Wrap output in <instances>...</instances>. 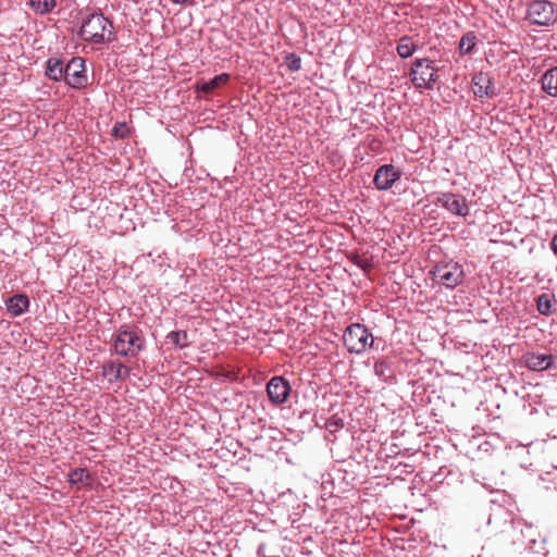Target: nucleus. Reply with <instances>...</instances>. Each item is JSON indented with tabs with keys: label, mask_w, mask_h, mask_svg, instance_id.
<instances>
[{
	"label": "nucleus",
	"mask_w": 557,
	"mask_h": 557,
	"mask_svg": "<svg viewBox=\"0 0 557 557\" xmlns=\"http://www.w3.org/2000/svg\"><path fill=\"white\" fill-rule=\"evenodd\" d=\"M473 92L476 97L493 98L496 96L495 87L491 78L484 73H478L472 78Z\"/></svg>",
	"instance_id": "f8f14e48"
},
{
	"label": "nucleus",
	"mask_w": 557,
	"mask_h": 557,
	"mask_svg": "<svg viewBox=\"0 0 557 557\" xmlns=\"http://www.w3.org/2000/svg\"><path fill=\"white\" fill-rule=\"evenodd\" d=\"M145 348V338L137 325L123 324L113 335L111 352L125 358H135Z\"/></svg>",
	"instance_id": "f257e3e1"
},
{
	"label": "nucleus",
	"mask_w": 557,
	"mask_h": 557,
	"mask_svg": "<svg viewBox=\"0 0 557 557\" xmlns=\"http://www.w3.org/2000/svg\"><path fill=\"white\" fill-rule=\"evenodd\" d=\"M5 306L9 313L18 317L28 310L29 299L24 294H16L5 301Z\"/></svg>",
	"instance_id": "ddd939ff"
},
{
	"label": "nucleus",
	"mask_w": 557,
	"mask_h": 557,
	"mask_svg": "<svg viewBox=\"0 0 557 557\" xmlns=\"http://www.w3.org/2000/svg\"><path fill=\"white\" fill-rule=\"evenodd\" d=\"M400 176L401 172L393 164H384L375 171L373 183L379 190H387Z\"/></svg>",
	"instance_id": "9d476101"
},
{
	"label": "nucleus",
	"mask_w": 557,
	"mask_h": 557,
	"mask_svg": "<svg viewBox=\"0 0 557 557\" xmlns=\"http://www.w3.org/2000/svg\"><path fill=\"white\" fill-rule=\"evenodd\" d=\"M166 338L176 347L185 348L189 345L188 334L186 331H172Z\"/></svg>",
	"instance_id": "412c9836"
},
{
	"label": "nucleus",
	"mask_w": 557,
	"mask_h": 557,
	"mask_svg": "<svg viewBox=\"0 0 557 557\" xmlns=\"http://www.w3.org/2000/svg\"><path fill=\"white\" fill-rule=\"evenodd\" d=\"M437 72L438 69L432 60L428 58L416 59L410 71L411 82L416 88L433 89L438 78Z\"/></svg>",
	"instance_id": "7ed1b4c3"
},
{
	"label": "nucleus",
	"mask_w": 557,
	"mask_h": 557,
	"mask_svg": "<svg viewBox=\"0 0 557 557\" xmlns=\"http://www.w3.org/2000/svg\"><path fill=\"white\" fill-rule=\"evenodd\" d=\"M287 67L292 72L299 71L301 67V59L296 53H289L286 57Z\"/></svg>",
	"instance_id": "393cba45"
},
{
	"label": "nucleus",
	"mask_w": 557,
	"mask_h": 557,
	"mask_svg": "<svg viewBox=\"0 0 557 557\" xmlns=\"http://www.w3.org/2000/svg\"><path fill=\"white\" fill-rule=\"evenodd\" d=\"M64 74V81L72 88L81 89L87 85L85 62L82 58H72L65 65Z\"/></svg>",
	"instance_id": "0eeeda50"
},
{
	"label": "nucleus",
	"mask_w": 557,
	"mask_h": 557,
	"mask_svg": "<svg viewBox=\"0 0 557 557\" xmlns=\"http://www.w3.org/2000/svg\"><path fill=\"white\" fill-rule=\"evenodd\" d=\"M416 50L417 46L412 42L411 37L403 36L399 38L396 51L400 58L407 59L411 57Z\"/></svg>",
	"instance_id": "6ab92c4d"
},
{
	"label": "nucleus",
	"mask_w": 557,
	"mask_h": 557,
	"mask_svg": "<svg viewBox=\"0 0 557 557\" xmlns=\"http://www.w3.org/2000/svg\"><path fill=\"white\" fill-rule=\"evenodd\" d=\"M30 9L40 15L48 14L57 7L55 0H28Z\"/></svg>",
	"instance_id": "aec40b11"
},
{
	"label": "nucleus",
	"mask_w": 557,
	"mask_h": 557,
	"mask_svg": "<svg viewBox=\"0 0 557 557\" xmlns=\"http://www.w3.org/2000/svg\"><path fill=\"white\" fill-rule=\"evenodd\" d=\"M108 27H112V23L102 13H91L82 22L81 36L86 41L103 44Z\"/></svg>",
	"instance_id": "20e7f679"
},
{
	"label": "nucleus",
	"mask_w": 557,
	"mask_h": 557,
	"mask_svg": "<svg viewBox=\"0 0 557 557\" xmlns=\"http://www.w3.org/2000/svg\"><path fill=\"white\" fill-rule=\"evenodd\" d=\"M175 4H194L195 0H171Z\"/></svg>",
	"instance_id": "c756f323"
},
{
	"label": "nucleus",
	"mask_w": 557,
	"mask_h": 557,
	"mask_svg": "<svg viewBox=\"0 0 557 557\" xmlns=\"http://www.w3.org/2000/svg\"><path fill=\"white\" fill-rule=\"evenodd\" d=\"M432 274L436 282L449 289L461 284L465 277L463 268L457 262L438 263L434 267Z\"/></svg>",
	"instance_id": "423d86ee"
},
{
	"label": "nucleus",
	"mask_w": 557,
	"mask_h": 557,
	"mask_svg": "<svg viewBox=\"0 0 557 557\" xmlns=\"http://www.w3.org/2000/svg\"><path fill=\"white\" fill-rule=\"evenodd\" d=\"M123 363L115 360H107L101 367V374L110 383L122 381Z\"/></svg>",
	"instance_id": "4468645a"
},
{
	"label": "nucleus",
	"mask_w": 557,
	"mask_h": 557,
	"mask_svg": "<svg viewBox=\"0 0 557 557\" xmlns=\"http://www.w3.org/2000/svg\"><path fill=\"white\" fill-rule=\"evenodd\" d=\"M230 81V75L226 73H222L220 75L214 76L210 81L203 82L199 85L198 89L205 94H210L214 89L225 85Z\"/></svg>",
	"instance_id": "a211bd4d"
},
{
	"label": "nucleus",
	"mask_w": 557,
	"mask_h": 557,
	"mask_svg": "<svg viewBox=\"0 0 557 557\" xmlns=\"http://www.w3.org/2000/svg\"><path fill=\"white\" fill-rule=\"evenodd\" d=\"M543 90L550 97H557V66L547 70L541 79Z\"/></svg>",
	"instance_id": "2eb2a0df"
},
{
	"label": "nucleus",
	"mask_w": 557,
	"mask_h": 557,
	"mask_svg": "<svg viewBox=\"0 0 557 557\" xmlns=\"http://www.w3.org/2000/svg\"><path fill=\"white\" fill-rule=\"evenodd\" d=\"M64 69L65 66L61 60L50 58L47 61L46 75L54 82H60L65 77Z\"/></svg>",
	"instance_id": "dca6fc26"
},
{
	"label": "nucleus",
	"mask_w": 557,
	"mask_h": 557,
	"mask_svg": "<svg viewBox=\"0 0 557 557\" xmlns=\"http://www.w3.org/2000/svg\"><path fill=\"white\" fill-rule=\"evenodd\" d=\"M325 426L330 432L333 433L344 428V422L341 418L332 417L326 421Z\"/></svg>",
	"instance_id": "bb28decb"
},
{
	"label": "nucleus",
	"mask_w": 557,
	"mask_h": 557,
	"mask_svg": "<svg viewBox=\"0 0 557 557\" xmlns=\"http://www.w3.org/2000/svg\"><path fill=\"white\" fill-rule=\"evenodd\" d=\"M550 246L554 253L557 255V234L553 237Z\"/></svg>",
	"instance_id": "7c9ffc66"
},
{
	"label": "nucleus",
	"mask_w": 557,
	"mask_h": 557,
	"mask_svg": "<svg viewBox=\"0 0 557 557\" xmlns=\"http://www.w3.org/2000/svg\"><path fill=\"white\" fill-rule=\"evenodd\" d=\"M129 373H131V369L123 364L122 381H125L129 376Z\"/></svg>",
	"instance_id": "c85d7f7f"
},
{
	"label": "nucleus",
	"mask_w": 557,
	"mask_h": 557,
	"mask_svg": "<svg viewBox=\"0 0 557 557\" xmlns=\"http://www.w3.org/2000/svg\"><path fill=\"white\" fill-rule=\"evenodd\" d=\"M476 42V36L473 33L465 34L459 41V51L461 54H467L472 51Z\"/></svg>",
	"instance_id": "4be33fe9"
},
{
	"label": "nucleus",
	"mask_w": 557,
	"mask_h": 557,
	"mask_svg": "<svg viewBox=\"0 0 557 557\" xmlns=\"http://www.w3.org/2000/svg\"><path fill=\"white\" fill-rule=\"evenodd\" d=\"M112 135L117 138H126L129 135V128L125 123H116L112 129Z\"/></svg>",
	"instance_id": "a878e982"
},
{
	"label": "nucleus",
	"mask_w": 557,
	"mask_h": 557,
	"mask_svg": "<svg viewBox=\"0 0 557 557\" xmlns=\"http://www.w3.org/2000/svg\"><path fill=\"white\" fill-rule=\"evenodd\" d=\"M525 18L534 25L549 26L557 20L554 4L547 0H532L528 4Z\"/></svg>",
	"instance_id": "39448f33"
},
{
	"label": "nucleus",
	"mask_w": 557,
	"mask_h": 557,
	"mask_svg": "<svg viewBox=\"0 0 557 557\" xmlns=\"http://www.w3.org/2000/svg\"><path fill=\"white\" fill-rule=\"evenodd\" d=\"M374 373L377 377H380L381 380H383L385 382H387L389 379H392L389 363L384 359L377 360L374 363Z\"/></svg>",
	"instance_id": "5701e85b"
},
{
	"label": "nucleus",
	"mask_w": 557,
	"mask_h": 557,
	"mask_svg": "<svg viewBox=\"0 0 557 557\" xmlns=\"http://www.w3.org/2000/svg\"><path fill=\"white\" fill-rule=\"evenodd\" d=\"M352 262L358 265L359 268H361L363 271L366 270L367 268V264L364 262V259L363 258H360L359 256H355L352 259Z\"/></svg>",
	"instance_id": "cd10ccee"
},
{
	"label": "nucleus",
	"mask_w": 557,
	"mask_h": 557,
	"mask_svg": "<svg viewBox=\"0 0 557 557\" xmlns=\"http://www.w3.org/2000/svg\"><path fill=\"white\" fill-rule=\"evenodd\" d=\"M556 304L555 296L550 294H541L536 298V309L537 311L546 317H549L555 313L556 309L554 305Z\"/></svg>",
	"instance_id": "f3484780"
},
{
	"label": "nucleus",
	"mask_w": 557,
	"mask_h": 557,
	"mask_svg": "<svg viewBox=\"0 0 557 557\" xmlns=\"http://www.w3.org/2000/svg\"><path fill=\"white\" fill-rule=\"evenodd\" d=\"M290 391L289 382L283 376H273L267 384V394L270 401L275 406L284 404Z\"/></svg>",
	"instance_id": "1a4fd4ad"
},
{
	"label": "nucleus",
	"mask_w": 557,
	"mask_h": 557,
	"mask_svg": "<svg viewBox=\"0 0 557 557\" xmlns=\"http://www.w3.org/2000/svg\"><path fill=\"white\" fill-rule=\"evenodd\" d=\"M435 202L454 215L467 216L469 214V206L467 199L462 195L454 193H440Z\"/></svg>",
	"instance_id": "6e6552de"
},
{
	"label": "nucleus",
	"mask_w": 557,
	"mask_h": 557,
	"mask_svg": "<svg viewBox=\"0 0 557 557\" xmlns=\"http://www.w3.org/2000/svg\"><path fill=\"white\" fill-rule=\"evenodd\" d=\"M343 341L347 350L357 355L364 352L368 348H373L375 343L373 335L361 323H352L347 326ZM376 341L382 342L381 338H376Z\"/></svg>",
	"instance_id": "f03ea898"
},
{
	"label": "nucleus",
	"mask_w": 557,
	"mask_h": 557,
	"mask_svg": "<svg viewBox=\"0 0 557 557\" xmlns=\"http://www.w3.org/2000/svg\"><path fill=\"white\" fill-rule=\"evenodd\" d=\"M523 362L531 371H544L555 366L556 358L550 354L528 351L523 355Z\"/></svg>",
	"instance_id": "9b49d317"
},
{
	"label": "nucleus",
	"mask_w": 557,
	"mask_h": 557,
	"mask_svg": "<svg viewBox=\"0 0 557 557\" xmlns=\"http://www.w3.org/2000/svg\"><path fill=\"white\" fill-rule=\"evenodd\" d=\"M90 479V473L86 468H75L69 473V482L71 484L82 483Z\"/></svg>",
	"instance_id": "b1692460"
}]
</instances>
